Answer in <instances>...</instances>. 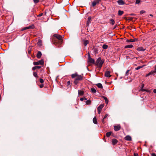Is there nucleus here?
Listing matches in <instances>:
<instances>
[{
  "instance_id": "obj_1",
  "label": "nucleus",
  "mask_w": 156,
  "mask_h": 156,
  "mask_svg": "<svg viewBox=\"0 0 156 156\" xmlns=\"http://www.w3.org/2000/svg\"><path fill=\"white\" fill-rule=\"evenodd\" d=\"M72 78H75L74 83L75 84H77L80 81L83 79V77L81 75H78L77 73L72 74L71 75Z\"/></svg>"
},
{
  "instance_id": "obj_2",
  "label": "nucleus",
  "mask_w": 156,
  "mask_h": 156,
  "mask_svg": "<svg viewBox=\"0 0 156 156\" xmlns=\"http://www.w3.org/2000/svg\"><path fill=\"white\" fill-rule=\"evenodd\" d=\"M54 36L57 39L54 40V43L56 45L58 44L59 45L61 44L62 42V38L61 36L58 34H54Z\"/></svg>"
},
{
  "instance_id": "obj_3",
  "label": "nucleus",
  "mask_w": 156,
  "mask_h": 156,
  "mask_svg": "<svg viewBox=\"0 0 156 156\" xmlns=\"http://www.w3.org/2000/svg\"><path fill=\"white\" fill-rule=\"evenodd\" d=\"M104 62V61L101 60L100 57L98 58L97 59L95 64L98 67L101 68L102 67L103 63Z\"/></svg>"
},
{
  "instance_id": "obj_4",
  "label": "nucleus",
  "mask_w": 156,
  "mask_h": 156,
  "mask_svg": "<svg viewBox=\"0 0 156 156\" xmlns=\"http://www.w3.org/2000/svg\"><path fill=\"white\" fill-rule=\"evenodd\" d=\"M34 65L36 66L39 65H43L44 64V61L43 59H41L38 62H33Z\"/></svg>"
},
{
  "instance_id": "obj_5",
  "label": "nucleus",
  "mask_w": 156,
  "mask_h": 156,
  "mask_svg": "<svg viewBox=\"0 0 156 156\" xmlns=\"http://www.w3.org/2000/svg\"><path fill=\"white\" fill-rule=\"evenodd\" d=\"M104 106V105H103L101 104L100 105L98 108H97V110L98 112V113L99 114H100L102 109L103 108Z\"/></svg>"
},
{
  "instance_id": "obj_6",
  "label": "nucleus",
  "mask_w": 156,
  "mask_h": 156,
  "mask_svg": "<svg viewBox=\"0 0 156 156\" xmlns=\"http://www.w3.org/2000/svg\"><path fill=\"white\" fill-rule=\"evenodd\" d=\"M88 62L91 63H95L94 60L93 59L90 58V56L88 57Z\"/></svg>"
},
{
  "instance_id": "obj_7",
  "label": "nucleus",
  "mask_w": 156,
  "mask_h": 156,
  "mask_svg": "<svg viewBox=\"0 0 156 156\" xmlns=\"http://www.w3.org/2000/svg\"><path fill=\"white\" fill-rule=\"evenodd\" d=\"M114 130L115 131H118L121 129V126L119 125L115 126H114Z\"/></svg>"
},
{
  "instance_id": "obj_8",
  "label": "nucleus",
  "mask_w": 156,
  "mask_h": 156,
  "mask_svg": "<svg viewBox=\"0 0 156 156\" xmlns=\"http://www.w3.org/2000/svg\"><path fill=\"white\" fill-rule=\"evenodd\" d=\"M125 140L127 141H131L132 140L131 137L129 135L126 136L125 138Z\"/></svg>"
},
{
  "instance_id": "obj_9",
  "label": "nucleus",
  "mask_w": 156,
  "mask_h": 156,
  "mask_svg": "<svg viewBox=\"0 0 156 156\" xmlns=\"http://www.w3.org/2000/svg\"><path fill=\"white\" fill-rule=\"evenodd\" d=\"M105 76L107 77H110L111 76V75L110 74V72L108 71H107L105 73Z\"/></svg>"
},
{
  "instance_id": "obj_10",
  "label": "nucleus",
  "mask_w": 156,
  "mask_h": 156,
  "mask_svg": "<svg viewBox=\"0 0 156 156\" xmlns=\"http://www.w3.org/2000/svg\"><path fill=\"white\" fill-rule=\"evenodd\" d=\"M137 39L135 38L134 39H131L129 40H127L126 41V42H134L137 41Z\"/></svg>"
},
{
  "instance_id": "obj_11",
  "label": "nucleus",
  "mask_w": 156,
  "mask_h": 156,
  "mask_svg": "<svg viewBox=\"0 0 156 156\" xmlns=\"http://www.w3.org/2000/svg\"><path fill=\"white\" fill-rule=\"evenodd\" d=\"M112 144L113 145H115L117 144L118 142V140L115 139H114L112 140Z\"/></svg>"
},
{
  "instance_id": "obj_12",
  "label": "nucleus",
  "mask_w": 156,
  "mask_h": 156,
  "mask_svg": "<svg viewBox=\"0 0 156 156\" xmlns=\"http://www.w3.org/2000/svg\"><path fill=\"white\" fill-rule=\"evenodd\" d=\"M32 26H29L28 27H26L23 28L21 30L23 31L26 30H27L29 29L32 28Z\"/></svg>"
},
{
  "instance_id": "obj_13",
  "label": "nucleus",
  "mask_w": 156,
  "mask_h": 156,
  "mask_svg": "<svg viewBox=\"0 0 156 156\" xmlns=\"http://www.w3.org/2000/svg\"><path fill=\"white\" fill-rule=\"evenodd\" d=\"M137 50L139 51H144L146 50V49L142 47H140L138 48L137 49Z\"/></svg>"
},
{
  "instance_id": "obj_14",
  "label": "nucleus",
  "mask_w": 156,
  "mask_h": 156,
  "mask_svg": "<svg viewBox=\"0 0 156 156\" xmlns=\"http://www.w3.org/2000/svg\"><path fill=\"white\" fill-rule=\"evenodd\" d=\"M155 73L154 72V71L153 70H152L150 72L146 74V77H147L149 76H150L152 75H154V74Z\"/></svg>"
},
{
  "instance_id": "obj_15",
  "label": "nucleus",
  "mask_w": 156,
  "mask_h": 156,
  "mask_svg": "<svg viewBox=\"0 0 156 156\" xmlns=\"http://www.w3.org/2000/svg\"><path fill=\"white\" fill-rule=\"evenodd\" d=\"M117 2L119 5H123L125 3L122 0H119L117 1Z\"/></svg>"
},
{
  "instance_id": "obj_16",
  "label": "nucleus",
  "mask_w": 156,
  "mask_h": 156,
  "mask_svg": "<svg viewBox=\"0 0 156 156\" xmlns=\"http://www.w3.org/2000/svg\"><path fill=\"white\" fill-rule=\"evenodd\" d=\"M42 55L41 53V51H38L37 55V57L38 58H41Z\"/></svg>"
},
{
  "instance_id": "obj_17",
  "label": "nucleus",
  "mask_w": 156,
  "mask_h": 156,
  "mask_svg": "<svg viewBox=\"0 0 156 156\" xmlns=\"http://www.w3.org/2000/svg\"><path fill=\"white\" fill-rule=\"evenodd\" d=\"M78 93L79 95L80 96H83L84 94V92L83 90H78Z\"/></svg>"
},
{
  "instance_id": "obj_18",
  "label": "nucleus",
  "mask_w": 156,
  "mask_h": 156,
  "mask_svg": "<svg viewBox=\"0 0 156 156\" xmlns=\"http://www.w3.org/2000/svg\"><path fill=\"white\" fill-rule=\"evenodd\" d=\"M83 44L86 46L89 43V41L87 40H83Z\"/></svg>"
},
{
  "instance_id": "obj_19",
  "label": "nucleus",
  "mask_w": 156,
  "mask_h": 156,
  "mask_svg": "<svg viewBox=\"0 0 156 156\" xmlns=\"http://www.w3.org/2000/svg\"><path fill=\"white\" fill-rule=\"evenodd\" d=\"M91 17L90 16H89L88 18V20L87 22V25H88L89 24L91 21Z\"/></svg>"
},
{
  "instance_id": "obj_20",
  "label": "nucleus",
  "mask_w": 156,
  "mask_h": 156,
  "mask_svg": "<svg viewBox=\"0 0 156 156\" xmlns=\"http://www.w3.org/2000/svg\"><path fill=\"white\" fill-rule=\"evenodd\" d=\"M93 122L96 124H97L98 123L97 120V119L96 117H94V118L93 119Z\"/></svg>"
},
{
  "instance_id": "obj_21",
  "label": "nucleus",
  "mask_w": 156,
  "mask_h": 156,
  "mask_svg": "<svg viewBox=\"0 0 156 156\" xmlns=\"http://www.w3.org/2000/svg\"><path fill=\"white\" fill-rule=\"evenodd\" d=\"M133 47V45L132 44L126 45L125 47V48H132Z\"/></svg>"
},
{
  "instance_id": "obj_22",
  "label": "nucleus",
  "mask_w": 156,
  "mask_h": 156,
  "mask_svg": "<svg viewBox=\"0 0 156 156\" xmlns=\"http://www.w3.org/2000/svg\"><path fill=\"white\" fill-rule=\"evenodd\" d=\"M41 66H34L32 68V70H34L37 69H40V68H41Z\"/></svg>"
},
{
  "instance_id": "obj_23",
  "label": "nucleus",
  "mask_w": 156,
  "mask_h": 156,
  "mask_svg": "<svg viewBox=\"0 0 156 156\" xmlns=\"http://www.w3.org/2000/svg\"><path fill=\"white\" fill-rule=\"evenodd\" d=\"M86 104L87 105H90L91 104V101L90 100H88L86 101Z\"/></svg>"
},
{
  "instance_id": "obj_24",
  "label": "nucleus",
  "mask_w": 156,
  "mask_h": 156,
  "mask_svg": "<svg viewBox=\"0 0 156 156\" xmlns=\"http://www.w3.org/2000/svg\"><path fill=\"white\" fill-rule=\"evenodd\" d=\"M97 86L98 88H102L103 87L102 85L100 83L97 84Z\"/></svg>"
},
{
  "instance_id": "obj_25",
  "label": "nucleus",
  "mask_w": 156,
  "mask_h": 156,
  "mask_svg": "<svg viewBox=\"0 0 156 156\" xmlns=\"http://www.w3.org/2000/svg\"><path fill=\"white\" fill-rule=\"evenodd\" d=\"M123 11L119 10L118 12V15L119 16H121L123 13Z\"/></svg>"
},
{
  "instance_id": "obj_26",
  "label": "nucleus",
  "mask_w": 156,
  "mask_h": 156,
  "mask_svg": "<svg viewBox=\"0 0 156 156\" xmlns=\"http://www.w3.org/2000/svg\"><path fill=\"white\" fill-rule=\"evenodd\" d=\"M110 23L112 25H114L115 23V21L113 19H111L110 20Z\"/></svg>"
},
{
  "instance_id": "obj_27",
  "label": "nucleus",
  "mask_w": 156,
  "mask_h": 156,
  "mask_svg": "<svg viewBox=\"0 0 156 156\" xmlns=\"http://www.w3.org/2000/svg\"><path fill=\"white\" fill-rule=\"evenodd\" d=\"M112 132H107L106 133V136L107 137L110 136Z\"/></svg>"
},
{
  "instance_id": "obj_28",
  "label": "nucleus",
  "mask_w": 156,
  "mask_h": 156,
  "mask_svg": "<svg viewBox=\"0 0 156 156\" xmlns=\"http://www.w3.org/2000/svg\"><path fill=\"white\" fill-rule=\"evenodd\" d=\"M90 90L93 93H95L96 92V90L94 88H91Z\"/></svg>"
},
{
  "instance_id": "obj_29",
  "label": "nucleus",
  "mask_w": 156,
  "mask_h": 156,
  "mask_svg": "<svg viewBox=\"0 0 156 156\" xmlns=\"http://www.w3.org/2000/svg\"><path fill=\"white\" fill-rule=\"evenodd\" d=\"M108 47V46L106 44H103L102 46V48L104 49H106Z\"/></svg>"
},
{
  "instance_id": "obj_30",
  "label": "nucleus",
  "mask_w": 156,
  "mask_h": 156,
  "mask_svg": "<svg viewBox=\"0 0 156 156\" xmlns=\"http://www.w3.org/2000/svg\"><path fill=\"white\" fill-rule=\"evenodd\" d=\"M144 84H143L142 85V89H141V90H142V91H146L147 92H148V90H146V89H143V87H144Z\"/></svg>"
},
{
  "instance_id": "obj_31",
  "label": "nucleus",
  "mask_w": 156,
  "mask_h": 156,
  "mask_svg": "<svg viewBox=\"0 0 156 156\" xmlns=\"http://www.w3.org/2000/svg\"><path fill=\"white\" fill-rule=\"evenodd\" d=\"M96 4H97V3L95 2V1H93L92 3V5L93 6H95Z\"/></svg>"
},
{
  "instance_id": "obj_32",
  "label": "nucleus",
  "mask_w": 156,
  "mask_h": 156,
  "mask_svg": "<svg viewBox=\"0 0 156 156\" xmlns=\"http://www.w3.org/2000/svg\"><path fill=\"white\" fill-rule=\"evenodd\" d=\"M104 98L105 100V101L106 103L107 104L108 103V100L107 98H106V97H104Z\"/></svg>"
},
{
  "instance_id": "obj_33",
  "label": "nucleus",
  "mask_w": 156,
  "mask_h": 156,
  "mask_svg": "<svg viewBox=\"0 0 156 156\" xmlns=\"http://www.w3.org/2000/svg\"><path fill=\"white\" fill-rule=\"evenodd\" d=\"M143 67V66H139L137 67L135 69L136 70H138L141 68H142Z\"/></svg>"
},
{
  "instance_id": "obj_34",
  "label": "nucleus",
  "mask_w": 156,
  "mask_h": 156,
  "mask_svg": "<svg viewBox=\"0 0 156 156\" xmlns=\"http://www.w3.org/2000/svg\"><path fill=\"white\" fill-rule=\"evenodd\" d=\"M33 75H34V76H35V77H37V78L38 77L37 75V74L36 73V72L34 73H33Z\"/></svg>"
},
{
  "instance_id": "obj_35",
  "label": "nucleus",
  "mask_w": 156,
  "mask_h": 156,
  "mask_svg": "<svg viewBox=\"0 0 156 156\" xmlns=\"http://www.w3.org/2000/svg\"><path fill=\"white\" fill-rule=\"evenodd\" d=\"M101 1V0H95L94 1L96 2L97 3V4H99L100 1Z\"/></svg>"
},
{
  "instance_id": "obj_36",
  "label": "nucleus",
  "mask_w": 156,
  "mask_h": 156,
  "mask_svg": "<svg viewBox=\"0 0 156 156\" xmlns=\"http://www.w3.org/2000/svg\"><path fill=\"white\" fill-rule=\"evenodd\" d=\"M87 98H80V100L82 101H83L84 100H87Z\"/></svg>"
},
{
  "instance_id": "obj_37",
  "label": "nucleus",
  "mask_w": 156,
  "mask_h": 156,
  "mask_svg": "<svg viewBox=\"0 0 156 156\" xmlns=\"http://www.w3.org/2000/svg\"><path fill=\"white\" fill-rule=\"evenodd\" d=\"M37 44L39 45H41V41H39L37 42Z\"/></svg>"
},
{
  "instance_id": "obj_38",
  "label": "nucleus",
  "mask_w": 156,
  "mask_h": 156,
  "mask_svg": "<svg viewBox=\"0 0 156 156\" xmlns=\"http://www.w3.org/2000/svg\"><path fill=\"white\" fill-rule=\"evenodd\" d=\"M40 82L41 83H44V80L42 79L41 78L40 79Z\"/></svg>"
},
{
  "instance_id": "obj_39",
  "label": "nucleus",
  "mask_w": 156,
  "mask_h": 156,
  "mask_svg": "<svg viewBox=\"0 0 156 156\" xmlns=\"http://www.w3.org/2000/svg\"><path fill=\"white\" fill-rule=\"evenodd\" d=\"M33 1L34 3H38L39 1V0H33Z\"/></svg>"
},
{
  "instance_id": "obj_40",
  "label": "nucleus",
  "mask_w": 156,
  "mask_h": 156,
  "mask_svg": "<svg viewBox=\"0 0 156 156\" xmlns=\"http://www.w3.org/2000/svg\"><path fill=\"white\" fill-rule=\"evenodd\" d=\"M140 0H136V4H138L140 3Z\"/></svg>"
},
{
  "instance_id": "obj_41",
  "label": "nucleus",
  "mask_w": 156,
  "mask_h": 156,
  "mask_svg": "<svg viewBox=\"0 0 156 156\" xmlns=\"http://www.w3.org/2000/svg\"><path fill=\"white\" fill-rule=\"evenodd\" d=\"M145 11L144 10H141L140 12V13L141 14H143V13H145Z\"/></svg>"
},
{
  "instance_id": "obj_42",
  "label": "nucleus",
  "mask_w": 156,
  "mask_h": 156,
  "mask_svg": "<svg viewBox=\"0 0 156 156\" xmlns=\"http://www.w3.org/2000/svg\"><path fill=\"white\" fill-rule=\"evenodd\" d=\"M154 70H153V71H154V73H156V65L154 66Z\"/></svg>"
},
{
  "instance_id": "obj_43",
  "label": "nucleus",
  "mask_w": 156,
  "mask_h": 156,
  "mask_svg": "<svg viewBox=\"0 0 156 156\" xmlns=\"http://www.w3.org/2000/svg\"><path fill=\"white\" fill-rule=\"evenodd\" d=\"M43 13H40L38 15H37V17H40V16H42L43 15Z\"/></svg>"
},
{
  "instance_id": "obj_44",
  "label": "nucleus",
  "mask_w": 156,
  "mask_h": 156,
  "mask_svg": "<svg viewBox=\"0 0 156 156\" xmlns=\"http://www.w3.org/2000/svg\"><path fill=\"white\" fill-rule=\"evenodd\" d=\"M129 70H127V71H126V75L127 76L128 75V73H129Z\"/></svg>"
},
{
  "instance_id": "obj_45",
  "label": "nucleus",
  "mask_w": 156,
  "mask_h": 156,
  "mask_svg": "<svg viewBox=\"0 0 156 156\" xmlns=\"http://www.w3.org/2000/svg\"><path fill=\"white\" fill-rule=\"evenodd\" d=\"M108 114H106L105 115L103 118L105 119L108 117Z\"/></svg>"
},
{
  "instance_id": "obj_46",
  "label": "nucleus",
  "mask_w": 156,
  "mask_h": 156,
  "mask_svg": "<svg viewBox=\"0 0 156 156\" xmlns=\"http://www.w3.org/2000/svg\"><path fill=\"white\" fill-rule=\"evenodd\" d=\"M44 87V85L41 84L40 85V87L41 88H42Z\"/></svg>"
},
{
  "instance_id": "obj_47",
  "label": "nucleus",
  "mask_w": 156,
  "mask_h": 156,
  "mask_svg": "<svg viewBox=\"0 0 156 156\" xmlns=\"http://www.w3.org/2000/svg\"><path fill=\"white\" fill-rule=\"evenodd\" d=\"M134 156H138V154L136 153H134Z\"/></svg>"
},
{
  "instance_id": "obj_48",
  "label": "nucleus",
  "mask_w": 156,
  "mask_h": 156,
  "mask_svg": "<svg viewBox=\"0 0 156 156\" xmlns=\"http://www.w3.org/2000/svg\"><path fill=\"white\" fill-rule=\"evenodd\" d=\"M102 122L103 123H105V119L103 118L102 120Z\"/></svg>"
},
{
  "instance_id": "obj_49",
  "label": "nucleus",
  "mask_w": 156,
  "mask_h": 156,
  "mask_svg": "<svg viewBox=\"0 0 156 156\" xmlns=\"http://www.w3.org/2000/svg\"><path fill=\"white\" fill-rule=\"evenodd\" d=\"M67 84L68 85H69L70 84V82L69 81H68L67 82Z\"/></svg>"
},
{
  "instance_id": "obj_50",
  "label": "nucleus",
  "mask_w": 156,
  "mask_h": 156,
  "mask_svg": "<svg viewBox=\"0 0 156 156\" xmlns=\"http://www.w3.org/2000/svg\"><path fill=\"white\" fill-rule=\"evenodd\" d=\"M152 156H156V154L155 153H152L151 154Z\"/></svg>"
},
{
  "instance_id": "obj_51",
  "label": "nucleus",
  "mask_w": 156,
  "mask_h": 156,
  "mask_svg": "<svg viewBox=\"0 0 156 156\" xmlns=\"http://www.w3.org/2000/svg\"><path fill=\"white\" fill-rule=\"evenodd\" d=\"M153 92L154 93H156V89H154L153 90Z\"/></svg>"
},
{
  "instance_id": "obj_52",
  "label": "nucleus",
  "mask_w": 156,
  "mask_h": 156,
  "mask_svg": "<svg viewBox=\"0 0 156 156\" xmlns=\"http://www.w3.org/2000/svg\"><path fill=\"white\" fill-rule=\"evenodd\" d=\"M116 27V25H115V26L114 27V28H113V29H114Z\"/></svg>"
},
{
  "instance_id": "obj_53",
  "label": "nucleus",
  "mask_w": 156,
  "mask_h": 156,
  "mask_svg": "<svg viewBox=\"0 0 156 156\" xmlns=\"http://www.w3.org/2000/svg\"><path fill=\"white\" fill-rule=\"evenodd\" d=\"M150 16H153V15L152 14H150Z\"/></svg>"
},
{
  "instance_id": "obj_54",
  "label": "nucleus",
  "mask_w": 156,
  "mask_h": 156,
  "mask_svg": "<svg viewBox=\"0 0 156 156\" xmlns=\"http://www.w3.org/2000/svg\"><path fill=\"white\" fill-rule=\"evenodd\" d=\"M130 19L131 20H132L133 19V18L132 17H130Z\"/></svg>"
},
{
  "instance_id": "obj_55",
  "label": "nucleus",
  "mask_w": 156,
  "mask_h": 156,
  "mask_svg": "<svg viewBox=\"0 0 156 156\" xmlns=\"http://www.w3.org/2000/svg\"><path fill=\"white\" fill-rule=\"evenodd\" d=\"M130 15L133 16V15H134L133 14H130Z\"/></svg>"
}]
</instances>
